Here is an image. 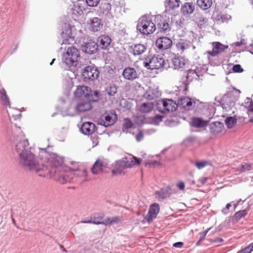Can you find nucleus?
I'll list each match as a JSON object with an SVG mask.
<instances>
[{"label": "nucleus", "instance_id": "69168bd1", "mask_svg": "<svg viewBox=\"0 0 253 253\" xmlns=\"http://www.w3.org/2000/svg\"><path fill=\"white\" fill-rule=\"evenodd\" d=\"M177 186L180 190H183L185 188V184L183 182H180L177 183Z\"/></svg>", "mask_w": 253, "mask_h": 253}, {"label": "nucleus", "instance_id": "f704fd0d", "mask_svg": "<svg viewBox=\"0 0 253 253\" xmlns=\"http://www.w3.org/2000/svg\"><path fill=\"white\" fill-rule=\"evenodd\" d=\"M237 123V119L235 117H227L225 120V124L228 129L232 128Z\"/></svg>", "mask_w": 253, "mask_h": 253}, {"label": "nucleus", "instance_id": "b1692460", "mask_svg": "<svg viewBox=\"0 0 253 253\" xmlns=\"http://www.w3.org/2000/svg\"><path fill=\"white\" fill-rule=\"evenodd\" d=\"M88 24L90 30L93 32L99 31L101 27V20L98 17H93L90 19Z\"/></svg>", "mask_w": 253, "mask_h": 253}, {"label": "nucleus", "instance_id": "423d86ee", "mask_svg": "<svg viewBox=\"0 0 253 253\" xmlns=\"http://www.w3.org/2000/svg\"><path fill=\"white\" fill-rule=\"evenodd\" d=\"M142 161L141 158L130 155L128 157L125 158L124 160L116 162L117 166L123 169L131 168L135 165H139Z\"/></svg>", "mask_w": 253, "mask_h": 253}, {"label": "nucleus", "instance_id": "c9c22d12", "mask_svg": "<svg viewBox=\"0 0 253 253\" xmlns=\"http://www.w3.org/2000/svg\"><path fill=\"white\" fill-rule=\"evenodd\" d=\"M122 220V218L119 216L108 217L105 220L104 224L105 225L118 223Z\"/></svg>", "mask_w": 253, "mask_h": 253}, {"label": "nucleus", "instance_id": "0eeeda50", "mask_svg": "<svg viewBox=\"0 0 253 253\" xmlns=\"http://www.w3.org/2000/svg\"><path fill=\"white\" fill-rule=\"evenodd\" d=\"M107 112H105V114L97 120V124L105 127L113 125L118 119L116 112H112L111 114H107Z\"/></svg>", "mask_w": 253, "mask_h": 253}, {"label": "nucleus", "instance_id": "cd10ccee", "mask_svg": "<svg viewBox=\"0 0 253 253\" xmlns=\"http://www.w3.org/2000/svg\"><path fill=\"white\" fill-rule=\"evenodd\" d=\"M208 123L209 121L204 120L201 118H193L191 125L196 128H202L206 126Z\"/></svg>", "mask_w": 253, "mask_h": 253}, {"label": "nucleus", "instance_id": "de8ad7c7", "mask_svg": "<svg viewBox=\"0 0 253 253\" xmlns=\"http://www.w3.org/2000/svg\"><path fill=\"white\" fill-rule=\"evenodd\" d=\"M145 165L146 166H148L150 167H155L157 166H159L161 165V163L156 160H149L146 163Z\"/></svg>", "mask_w": 253, "mask_h": 253}, {"label": "nucleus", "instance_id": "a878e982", "mask_svg": "<svg viewBox=\"0 0 253 253\" xmlns=\"http://www.w3.org/2000/svg\"><path fill=\"white\" fill-rule=\"evenodd\" d=\"M213 15L214 18L216 21L222 23L227 22L231 18V16L230 15L222 12H217L214 13Z\"/></svg>", "mask_w": 253, "mask_h": 253}, {"label": "nucleus", "instance_id": "2eb2a0df", "mask_svg": "<svg viewBox=\"0 0 253 253\" xmlns=\"http://www.w3.org/2000/svg\"><path fill=\"white\" fill-rule=\"evenodd\" d=\"M212 50L207 51V53L213 57L217 55L228 48L227 45H224L219 42H213L212 43Z\"/></svg>", "mask_w": 253, "mask_h": 253}, {"label": "nucleus", "instance_id": "6e6552de", "mask_svg": "<svg viewBox=\"0 0 253 253\" xmlns=\"http://www.w3.org/2000/svg\"><path fill=\"white\" fill-rule=\"evenodd\" d=\"M91 92L90 87L84 85H78L74 92V96L77 99L90 98V96H92Z\"/></svg>", "mask_w": 253, "mask_h": 253}, {"label": "nucleus", "instance_id": "ddd939ff", "mask_svg": "<svg viewBox=\"0 0 253 253\" xmlns=\"http://www.w3.org/2000/svg\"><path fill=\"white\" fill-rule=\"evenodd\" d=\"M172 44L171 40L169 38L162 37L158 39L156 41L157 47L162 50H166L171 47Z\"/></svg>", "mask_w": 253, "mask_h": 253}, {"label": "nucleus", "instance_id": "338daca9", "mask_svg": "<svg viewBox=\"0 0 253 253\" xmlns=\"http://www.w3.org/2000/svg\"><path fill=\"white\" fill-rule=\"evenodd\" d=\"M91 138H92V143H93V146H96L97 144L98 143V139L97 137H91Z\"/></svg>", "mask_w": 253, "mask_h": 253}, {"label": "nucleus", "instance_id": "393cba45", "mask_svg": "<svg viewBox=\"0 0 253 253\" xmlns=\"http://www.w3.org/2000/svg\"><path fill=\"white\" fill-rule=\"evenodd\" d=\"M97 42L102 48L106 49L110 45L111 40L108 36L102 35L98 37Z\"/></svg>", "mask_w": 253, "mask_h": 253}, {"label": "nucleus", "instance_id": "39448f33", "mask_svg": "<svg viewBox=\"0 0 253 253\" xmlns=\"http://www.w3.org/2000/svg\"><path fill=\"white\" fill-rule=\"evenodd\" d=\"M80 54L79 50L75 47L68 48L66 52L63 55V62L67 65L72 66L77 62Z\"/></svg>", "mask_w": 253, "mask_h": 253}, {"label": "nucleus", "instance_id": "f257e3e1", "mask_svg": "<svg viewBox=\"0 0 253 253\" xmlns=\"http://www.w3.org/2000/svg\"><path fill=\"white\" fill-rule=\"evenodd\" d=\"M50 147L48 145L46 148H39L38 158L42 161L41 171L56 175L58 181L62 184L72 182L73 178L72 172L67 171L68 168L64 165L63 157L55 153H49L47 151V148Z\"/></svg>", "mask_w": 253, "mask_h": 253}, {"label": "nucleus", "instance_id": "c756f323", "mask_svg": "<svg viewBox=\"0 0 253 253\" xmlns=\"http://www.w3.org/2000/svg\"><path fill=\"white\" fill-rule=\"evenodd\" d=\"M197 4L201 9L205 10L211 6L212 1V0H197Z\"/></svg>", "mask_w": 253, "mask_h": 253}, {"label": "nucleus", "instance_id": "a18cd8bd", "mask_svg": "<svg viewBox=\"0 0 253 253\" xmlns=\"http://www.w3.org/2000/svg\"><path fill=\"white\" fill-rule=\"evenodd\" d=\"M133 123L129 118H125L123 123V126L126 129H129L133 126Z\"/></svg>", "mask_w": 253, "mask_h": 253}, {"label": "nucleus", "instance_id": "f3484780", "mask_svg": "<svg viewBox=\"0 0 253 253\" xmlns=\"http://www.w3.org/2000/svg\"><path fill=\"white\" fill-rule=\"evenodd\" d=\"M162 104L164 111H176L178 105L172 99H165L161 101V103H158L157 105Z\"/></svg>", "mask_w": 253, "mask_h": 253}, {"label": "nucleus", "instance_id": "680f3d73", "mask_svg": "<svg viewBox=\"0 0 253 253\" xmlns=\"http://www.w3.org/2000/svg\"><path fill=\"white\" fill-rule=\"evenodd\" d=\"M143 137V133L141 131H140L136 135V139L137 141H140V140H141L142 139Z\"/></svg>", "mask_w": 253, "mask_h": 253}, {"label": "nucleus", "instance_id": "bf43d9fd", "mask_svg": "<svg viewBox=\"0 0 253 253\" xmlns=\"http://www.w3.org/2000/svg\"><path fill=\"white\" fill-rule=\"evenodd\" d=\"M239 253H251L250 249L248 246L238 251Z\"/></svg>", "mask_w": 253, "mask_h": 253}, {"label": "nucleus", "instance_id": "bb28decb", "mask_svg": "<svg viewBox=\"0 0 253 253\" xmlns=\"http://www.w3.org/2000/svg\"><path fill=\"white\" fill-rule=\"evenodd\" d=\"M131 52L134 55H139L143 54L146 50V47L142 44H137L131 46Z\"/></svg>", "mask_w": 253, "mask_h": 253}, {"label": "nucleus", "instance_id": "e433bc0d", "mask_svg": "<svg viewBox=\"0 0 253 253\" xmlns=\"http://www.w3.org/2000/svg\"><path fill=\"white\" fill-rule=\"evenodd\" d=\"M134 123L138 126L149 123L143 115H137L134 119Z\"/></svg>", "mask_w": 253, "mask_h": 253}, {"label": "nucleus", "instance_id": "13d9d810", "mask_svg": "<svg viewBox=\"0 0 253 253\" xmlns=\"http://www.w3.org/2000/svg\"><path fill=\"white\" fill-rule=\"evenodd\" d=\"M166 124L169 126H172L176 124V122L172 118L167 119L166 121Z\"/></svg>", "mask_w": 253, "mask_h": 253}, {"label": "nucleus", "instance_id": "c03bdc74", "mask_svg": "<svg viewBox=\"0 0 253 253\" xmlns=\"http://www.w3.org/2000/svg\"><path fill=\"white\" fill-rule=\"evenodd\" d=\"M196 140V137L193 136H190L185 138L183 141L184 144L186 146H190Z\"/></svg>", "mask_w": 253, "mask_h": 253}, {"label": "nucleus", "instance_id": "603ef678", "mask_svg": "<svg viewBox=\"0 0 253 253\" xmlns=\"http://www.w3.org/2000/svg\"><path fill=\"white\" fill-rule=\"evenodd\" d=\"M9 118L11 121H16L20 119L22 115L21 113H18L17 114H8Z\"/></svg>", "mask_w": 253, "mask_h": 253}, {"label": "nucleus", "instance_id": "dca6fc26", "mask_svg": "<svg viewBox=\"0 0 253 253\" xmlns=\"http://www.w3.org/2000/svg\"><path fill=\"white\" fill-rule=\"evenodd\" d=\"M80 130L84 135H90L96 130V127L94 123L91 122H85L81 125Z\"/></svg>", "mask_w": 253, "mask_h": 253}, {"label": "nucleus", "instance_id": "9b49d317", "mask_svg": "<svg viewBox=\"0 0 253 253\" xmlns=\"http://www.w3.org/2000/svg\"><path fill=\"white\" fill-rule=\"evenodd\" d=\"M99 73V72L96 68L87 66L83 72V76L85 80L93 81L97 78Z\"/></svg>", "mask_w": 253, "mask_h": 253}, {"label": "nucleus", "instance_id": "7ed1b4c3", "mask_svg": "<svg viewBox=\"0 0 253 253\" xmlns=\"http://www.w3.org/2000/svg\"><path fill=\"white\" fill-rule=\"evenodd\" d=\"M18 156L19 164L25 169L35 172L40 176H45V173L41 172L39 163L32 151L21 153Z\"/></svg>", "mask_w": 253, "mask_h": 253}, {"label": "nucleus", "instance_id": "49530a36", "mask_svg": "<svg viewBox=\"0 0 253 253\" xmlns=\"http://www.w3.org/2000/svg\"><path fill=\"white\" fill-rule=\"evenodd\" d=\"M68 112H59V113H60V115L62 116V117H65V116H74L76 115V113H68ZM59 114V112H54V113H53L51 115V116L52 117H55V116Z\"/></svg>", "mask_w": 253, "mask_h": 253}, {"label": "nucleus", "instance_id": "ea45409f", "mask_svg": "<svg viewBox=\"0 0 253 253\" xmlns=\"http://www.w3.org/2000/svg\"><path fill=\"white\" fill-rule=\"evenodd\" d=\"M164 118V116L160 115H157L152 118L150 122L149 123L158 125L159 123L162 121L163 119Z\"/></svg>", "mask_w": 253, "mask_h": 253}, {"label": "nucleus", "instance_id": "4d7b16f0", "mask_svg": "<svg viewBox=\"0 0 253 253\" xmlns=\"http://www.w3.org/2000/svg\"><path fill=\"white\" fill-rule=\"evenodd\" d=\"M123 169L120 168L118 166L112 170V173L114 174H121L124 173Z\"/></svg>", "mask_w": 253, "mask_h": 253}, {"label": "nucleus", "instance_id": "864d4df0", "mask_svg": "<svg viewBox=\"0 0 253 253\" xmlns=\"http://www.w3.org/2000/svg\"><path fill=\"white\" fill-rule=\"evenodd\" d=\"M207 241L211 243L218 244L223 242V239L220 237H217L215 238V239H209L208 240H207Z\"/></svg>", "mask_w": 253, "mask_h": 253}, {"label": "nucleus", "instance_id": "e2e57ef3", "mask_svg": "<svg viewBox=\"0 0 253 253\" xmlns=\"http://www.w3.org/2000/svg\"><path fill=\"white\" fill-rule=\"evenodd\" d=\"M231 207V205L230 203H228L226 204L225 208L223 209L222 211V212L223 214H226L227 213V210H228Z\"/></svg>", "mask_w": 253, "mask_h": 253}, {"label": "nucleus", "instance_id": "a211bd4d", "mask_svg": "<svg viewBox=\"0 0 253 253\" xmlns=\"http://www.w3.org/2000/svg\"><path fill=\"white\" fill-rule=\"evenodd\" d=\"M156 18L158 22L157 23L158 27L160 29L161 31L167 33L170 31V28L169 24L162 16L158 15L156 16Z\"/></svg>", "mask_w": 253, "mask_h": 253}, {"label": "nucleus", "instance_id": "8fccbe9b", "mask_svg": "<svg viewBox=\"0 0 253 253\" xmlns=\"http://www.w3.org/2000/svg\"><path fill=\"white\" fill-rule=\"evenodd\" d=\"M251 168L252 167L251 165L247 163H245L241 165L239 171L240 172H243L247 170H250L251 169Z\"/></svg>", "mask_w": 253, "mask_h": 253}, {"label": "nucleus", "instance_id": "5fc2aeb1", "mask_svg": "<svg viewBox=\"0 0 253 253\" xmlns=\"http://www.w3.org/2000/svg\"><path fill=\"white\" fill-rule=\"evenodd\" d=\"M232 70L235 73H242L244 70L240 65L236 64L233 66Z\"/></svg>", "mask_w": 253, "mask_h": 253}, {"label": "nucleus", "instance_id": "412c9836", "mask_svg": "<svg viewBox=\"0 0 253 253\" xmlns=\"http://www.w3.org/2000/svg\"><path fill=\"white\" fill-rule=\"evenodd\" d=\"M171 194L172 189L169 186L161 188L155 192L156 197L159 200H164L169 197Z\"/></svg>", "mask_w": 253, "mask_h": 253}, {"label": "nucleus", "instance_id": "473e14b6", "mask_svg": "<svg viewBox=\"0 0 253 253\" xmlns=\"http://www.w3.org/2000/svg\"><path fill=\"white\" fill-rule=\"evenodd\" d=\"M103 163L101 161L97 160L91 168V171L94 174H97L102 171Z\"/></svg>", "mask_w": 253, "mask_h": 253}, {"label": "nucleus", "instance_id": "f8f14e48", "mask_svg": "<svg viewBox=\"0 0 253 253\" xmlns=\"http://www.w3.org/2000/svg\"><path fill=\"white\" fill-rule=\"evenodd\" d=\"M164 62L163 58L154 56L150 59L149 63H146V67L151 70L158 69L163 67Z\"/></svg>", "mask_w": 253, "mask_h": 253}, {"label": "nucleus", "instance_id": "3c124183", "mask_svg": "<svg viewBox=\"0 0 253 253\" xmlns=\"http://www.w3.org/2000/svg\"><path fill=\"white\" fill-rule=\"evenodd\" d=\"M91 95L90 96V98L93 101H96L100 97V92L98 90H95L93 94L91 93Z\"/></svg>", "mask_w": 253, "mask_h": 253}, {"label": "nucleus", "instance_id": "a19ab883", "mask_svg": "<svg viewBox=\"0 0 253 253\" xmlns=\"http://www.w3.org/2000/svg\"><path fill=\"white\" fill-rule=\"evenodd\" d=\"M193 163L199 169L204 168L209 164V163L207 161H196Z\"/></svg>", "mask_w": 253, "mask_h": 253}, {"label": "nucleus", "instance_id": "0e129e2a", "mask_svg": "<svg viewBox=\"0 0 253 253\" xmlns=\"http://www.w3.org/2000/svg\"><path fill=\"white\" fill-rule=\"evenodd\" d=\"M183 245V243L182 242H177L173 244V247L175 248H181Z\"/></svg>", "mask_w": 253, "mask_h": 253}, {"label": "nucleus", "instance_id": "09e8293b", "mask_svg": "<svg viewBox=\"0 0 253 253\" xmlns=\"http://www.w3.org/2000/svg\"><path fill=\"white\" fill-rule=\"evenodd\" d=\"M86 4L90 7H95L98 5L100 0H85Z\"/></svg>", "mask_w": 253, "mask_h": 253}, {"label": "nucleus", "instance_id": "9d476101", "mask_svg": "<svg viewBox=\"0 0 253 253\" xmlns=\"http://www.w3.org/2000/svg\"><path fill=\"white\" fill-rule=\"evenodd\" d=\"M176 47L181 54L188 53L191 49L194 50L195 49V46L191 42L184 39L179 40L176 44Z\"/></svg>", "mask_w": 253, "mask_h": 253}, {"label": "nucleus", "instance_id": "72a5a7b5", "mask_svg": "<svg viewBox=\"0 0 253 253\" xmlns=\"http://www.w3.org/2000/svg\"><path fill=\"white\" fill-rule=\"evenodd\" d=\"M248 211L247 209H245L235 212L232 217L233 221L237 222L242 218L244 217L247 214Z\"/></svg>", "mask_w": 253, "mask_h": 253}, {"label": "nucleus", "instance_id": "aec40b11", "mask_svg": "<svg viewBox=\"0 0 253 253\" xmlns=\"http://www.w3.org/2000/svg\"><path fill=\"white\" fill-rule=\"evenodd\" d=\"M123 76L126 80L132 81L137 78L138 74L134 68L127 67L124 70Z\"/></svg>", "mask_w": 253, "mask_h": 253}, {"label": "nucleus", "instance_id": "20e7f679", "mask_svg": "<svg viewBox=\"0 0 253 253\" xmlns=\"http://www.w3.org/2000/svg\"><path fill=\"white\" fill-rule=\"evenodd\" d=\"M137 29L143 35H149L156 31V26L150 18L143 16L139 19Z\"/></svg>", "mask_w": 253, "mask_h": 253}, {"label": "nucleus", "instance_id": "052dcab7", "mask_svg": "<svg viewBox=\"0 0 253 253\" xmlns=\"http://www.w3.org/2000/svg\"><path fill=\"white\" fill-rule=\"evenodd\" d=\"M247 108L248 111H253V101L251 100L247 103Z\"/></svg>", "mask_w": 253, "mask_h": 253}, {"label": "nucleus", "instance_id": "774afa93", "mask_svg": "<svg viewBox=\"0 0 253 253\" xmlns=\"http://www.w3.org/2000/svg\"><path fill=\"white\" fill-rule=\"evenodd\" d=\"M70 40H73L72 38H71V37H69L68 39L64 40L63 42H62V44H68V43H69V42Z\"/></svg>", "mask_w": 253, "mask_h": 253}, {"label": "nucleus", "instance_id": "6e6d98bb", "mask_svg": "<svg viewBox=\"0 0 253 253\" xmlns=\"http://www.w3.org/2000/svg\"><path fill=\"white\" fill-rule=\"evenodd\" d=\"M211 227L207 229L206 230L199 233V235H200L199 239H200L201 240H203L204 241V240L205 238V237H206V235L207 234L208 232L211 230Z\"/></svg>", "mask_w": 253, "mask_h": 253}, {"label": "nucleus", "instance_id": "2f4dec72", "mask_svg": "<svg viewBox=\"0 0 253 253\" xmlns=\"http://www.w3.org/2000/svg\"><path fill=\"white\" fill-rule=\"evenodd\" d=\"M0 100L5 105H10L9 98L6 91L3 88L0 89Z\"/></svg>", "mask_w": 253, "mask_h": 253}, {"label": "nucleus", "instance_id": "5701e85b", "mask_svg": "<svg viewBox=\"0 0 253 253\" xmlns=\"http://www.w3.org/2000/svg\"><path fill=\"white\" fill-rule=\"evenodd\" d=\"M223 128L224 125L220 122L215 121L210 124V129L211 133H218L223 130Z\"/></svg>", "mask_w": 253, "mask_h": 253}, {"label": "nucleus", "instance_id": "7c9ffc66", "mask_svg": "<svg viewBox=\"0 0 253 253\" xmlns=\"http://www.w3.org/2000/svg\"><path fill=\"white\" fill-rule=\"evenodd\" d=\"M194 5L191 2H186L181 7V11L183 14H189L193 12Z\"/></svg>", "mask_w": 253, "mask_h": 253}, {"label": "nucleus", "instance_id": "4c0bfd02", "mask_svg": "<svg viewBox=\"0 0 253 253\" xmlns=\"http://www.w3.org/2000/svg\"><path fill=\"white\" fill-rule=\"evenodd\" d=\"M105 91L108 96H112L117 93V87L115 84H111L106 88Z\"/></svg>", "mask_w": 253, "mask_h": 253}, {"label": "nucleus", "instance_id": "6ab92c4d", "mask_svg": "<svg viewBox=\"0 0 253 253\" xmlns=\"http://www.w3.org/2000/svg\"><path fill=\"white\" fill-rule=\"evenodd\" d=\"M172 63L174 69L184 68L188 65V60L183 57H176L173 58Z\"/></svg>", "mask_w": 253, "mask_h": 253}, {"label": "nucleus", "instance_id": "79ce46f5", "mask_svg": "<svg viewBox=\"0 0 253 253\" xmlns=\"http://www.w3.org/2000/svg\"><path fill=\"white\" fill-rule=\"evenodd\" d=\"M83 223H92L95 224H104L105 222L102 221V219L101 217H94L93 219H91L90 220H86L83 221Z\"/></svg>", "mask_w": 253, "mask_h": 253}, {"label": "nucleus", "instance_id": "f03ea898", "mask_svg": "<svg viewBox=\"0 0 253 253\" xmlns=\"http://www.w3.org/2000/svg\"><path fill=\"white\" fill-rule=\"evenodd\" d=\"M21 133V128L15 126L9 138L10 140L14 144L15 151L18 155L26 153L27 151H31L33 149L29 146L28 140L24 138L23 134Z\"/></svg>", "mask_w": 253, "mask_h": 253}, {"label": "nucleus", "instance_id": "c85d7f7f", "mask_svg": "<svg viewBox=\"0 0 253 253\" xmlns=\"http://www.w3.org/2000/svg\"><path fill=\"white\" fill-rule=\"evenodd\" d=\"M92 109L91 102L84 101L78 103L76 106L77 111H89Z\"/></svg>", "mask_w": 253, "mask_h": 253}, {"label": "nucleus", "instance_id": "4be33fe9", "mask_svg": "<svg viewBox=\"0 0 253 253\" xmlns=\"http://www.w3.org/2000/svg\"><path fill=\"white\" fill-rule=\"evenodd\" d=\"M98 46L97 43L90 41L83 46V50L87 53L92 54L97 51Z\"/></svg>", "mask_w": 253, "mask_h": 253}, {"label": "nucleus", "instance_id": "58836bf2", "mask_svg": "<svg viewBox=\"0 0 253 253\" xmlns=\"http://www.w3.org/2000/svg\"><path fill=\"white\" fill-rule=\"evenodd\" d=\"M180 3L179 0H169L168 7L170 9H175L179 7Z\"/></svg>", "mask_w": 253, "mask_h": 253}, {"label": "nucleus", "instance_id": "37998d69", "mask_svg": "<svg viewBox=\"0 0 253 253\" xmlns=\"http://www.w3.org/2000/svg\"><path fill=\"white\" fill-rule=\"evenodd\" d=\"M154 107V104L152 102L144 103L141 105L142 111H151Z\"/></svg>", "mask_w": 253, "mask_h": 253}, {"label": "nucleus", "instance_id": "1a4fd4ad", "mask_svg": "<svg viewBox=\"0 0 253 253\" xmlns=\"http://www.w3.org/2000/svg\"><path fill=\"white\" fill-rule=\"evenodd\" d=\"M160 206L158 204L154 203L152 204L149 209L147 214L143 218L142 220L143 224L148 222L150 223L153 221V219L156 218L157 215L159 213Z\"/></svg>", "mask_w": 253, "mask_h": 253}, {"label": "nucleus", "instance_id": "4468645a", "mask_svg": "<svg viewBox=\"0 0 253 253\" xmlns=\"http://www.w3.org/2000/svg\"><path fill=\"white\" fill-rule=\"evenodd\" d=\"M177 105L181 109L189 110L195 106V102L189 97H185L178 100Z\"/></svg>", "mask_w": 253, "mask_h": 253}]
</instances>
